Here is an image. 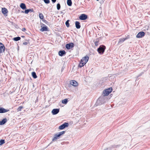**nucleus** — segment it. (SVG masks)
<instances>
[{"instance_id": "nucleus-1", "label": "nucleus", "mask_w": 150, "mask_h": 150, "mask_svg": "<svg viewBox=\"0 0 150 150\" xmlns=\"http://www.w3.org/2000/svg\"><path fill=\"white\" fill-rule=\"evenodd\" d=\"M107 100V98L104 96L100 97L97 100L96 105H100L103 104Z\"/></svg>"}, {"instance_id": "nucleus-2", "label": "nucleus", "mask_w": 150, "mask_h": 150, "mask_svg": "<svg viewBox=\"0 0 150 150\" xmlns=\"http://www.w3.org/2000/svg\"><path fill=\"white\" fill-rule=\"evenodd\" d=\"M106 48L103 45H100L97 49V51L98 53L100 54H103Z\"/></svg>"}, {"instance_id": "nucleus-3", "label": "nucleus", "mask_w": 150, "mask_h": 150, "mask_svg": "<svg viewBox=\"0 0 150 150\" xmlns=\"http://www.w3.org/2000/svg\"><path fill=\"white\" fill-rule=\"evenodd\" d=\"M112 91V88H110L108 89H107L104 90L103 91L104 95L103 96H108Z\"/></svg>"}, {"instance_id": "nucleus-4", "label": "nucleus", "mask_w": 150, "mask_h": 150, "mask_svg": "<svg viewBox=\"0 0 150 150\" xmlns=\"http://www.w3.org/2000/svg\"><path fill=\"white\" fill-rule=\"evenodd\" d=\"M69 125V123L68 122H65L62 125H60L59 127V129L60 130L63 129L66 127H67Z\"/></svg>"}, {"instance_id": "nucleus-5", "label": "nucleus", "mask_w": 150, "mask_h": 150, "mask_svg": "<svg viewBox=\"0 0 150 150\" xmlns=\"http://www.w3.org/2000/svg\"><path fill=\"white\" fill-rule=\"evenodd\" d=\"M74 44L72 42L69 43L67 44L66 45V48L68 49L69 50L74 47Z\"/></svg>"}, {"instance_id": "nucleus-6", "label": "nucleus", "mask_w": 150, "mask_h": 150, "mask_svg": "<svg viewBox=\"0 0 150 150\" xmlns=\"http://www.w3.org/2000/svg\"><path fill=\"white\" fill-rule=\"evenodd\" d=\"M145 33L143 31H141L139 32L136 35V37L138 38H143L145 35Z\"/></svg>"}, {"instance_id": "nucleus-7", "label": "nucleus", "mask_w": 150, "mask_h": 150, "mask_svg": "<svg viewBox=\"0 0 150 150\" xmlns=\"http://www.w3.org/2000/svg\"><path fill=\"white\" fill-rule=\"evenodd\" d=\"M89 57L88 56L86 55L84 57H83L82 59H81V62H83L84 64H86V63L87 62Z\"/></svg>"}, {"instance_id": "nucleus-8", "label": "nucleus", "mask_w": 150, "mask_h": 150, "mask_svg": "<svg viewBox=\"0 0 150 150\" xmlns=\"http://www.w3.org/2000/svg\"><path fill=\"white\" fill-rule=\"evenodd\" d=\"M87 16L85 14H82L79 17V18L81 20H86L87 18Z\"/></svg>"}, {"instance_id": "nucleus-9", "label": "nucleus", "mask_w": 150, "mask_h": 150, "mask_svg": "<svg viewBox=\"0 0 150 150\" xmlns=\"http://www.w3.org/2000/svg\"><path fill=\"white\" fill-rule=\"evenodd\" d=\"M41 28L40 29V30L41 32L48 31L49 29L47 26H41Z\"/></svg>"}, {"instance_id": "nucleus-10", "label": "nucleus", "mask_w": 150, "mask_h": 150, "mask_svg": "<svg viewBox=\"0 0 150 150\" xmlns=\"http://www.w3.org/2000/svg\"><path fill=\"white\" fill-rule=\"evenodd\" d=\"M0 54L4 52L5 50V47L4 45L2 43L0 42Z\"/></svg>"}, {"instance_id": "nucleus-11", "label": "nucleus", "mask_w": 150, "mask_h": 150, "mask_svg": "<svg viewBox=\"0 0 150 150\" xmlns=\"http://www.w3.org/2000/svg\"><path fill=\"white\" fill-rule=\"evenodd\" d=\"M59 111V108L54 109L52 111V113L53 115H55L58 113Z\"/></svg>"}, {"instance_id": "nucleus-12", "label": "nucleus", "mask_w": 150, "mask_h": 150, "mask_svg": "<svg viewBox=\"0 0 150 150\" xmlns=\"http://www.w3.org/2000/svg\"><path fill=\"white\" fill-rule=\"evenodd\" d=\"M70 84L73 86L76 87L78 86V83L75 80H71L70 81Z\"/></svg>"}, {"instance_id": "nucleus-13", "label": "nucleus", "mask_w": 150, "mask_h": 150, "mask_svg": "<svg viewBox=\"0 0 150 150\" xmlns=\"http://www.w3.org/2000/svg\"><path fill=\"white\" fill-rule=\"evenodd\" d=\"M129 38V37L128 36V37H126L125 38H120L119 39V41L118 42V44H120L122 43L125 41L127 39Z\"/></svg>"}, {"instance_id": "nucleus-14", "label": "nucleus", "mask_w": 150, "mask_h": 150, "mask_svg": "<svg viewBox=\"0 0 150 150\" xmlns=\"http://www.w3.org/2000/svg\"><path fill=\"white\" fill-rule=\"evenodd\" d=\"M61 136L60 134L59 133H57L56 134H55L54 135V137L52 139V141H54L56 140L57 139L59 138V137Z\"/></svg>"}, {"instance_id": "nucleus-15", "label": "nucleus", "mask_w": 150, "mask_h": 150, "mask_svg": "<svg viewBox=\"0 0 150 150\" xmlns=\"http://www.w3.org/2000/svg\"><path fill=\"white\" fill-rule=\"evenodd\" d=\"M9 111V110H7L2 108H0V113H3Z\"/></svg>"}, {"instance_id": "nucleus-16", "label": "nucleus", "mask_w": 150, "mask_h": 150, "mask_svg": "<svg viewBox=\"0 0 150 150\" xmlns=\"http://www.w3.org/2000/svg\"><path fill=\"white\" fill-rule=\"evenodd\" d=\"M66 54V52L64 50H60L59 52V54L60 56H63Z\"/></svg>"}, {"instance_id": "nucleus-17", "label": "nucleus", "mask_w": 150, "mask_h": 150, "mask_svg": "<svg viewBox=\"0 0 150 150\" xmlns=\"http://www.w3.org/2000/svg\"><path fill=\"white\" fill-rule=\"evenodd\" d=\"M7 121L6 118H5L3 119L1 121H0V125H4Z\"/></svg>"}, {"instance_id": "nucleus-18", "label": "nucleus", "mask_w": 150, "mask_h": 150, "mask_svg": "<svg viewBox=\"0 0 150 150\" xmlns=\"http://www.w3.org/2000/svg\"><path fill=\"white\" fill-rule=\"evenodd\" d=\"M1 11L3 14L4 15L7 13L8 12L7 9L5 8H2Z\"/></svg>"}, {"instance_id": "nucleus-19", "label": "nucleus", "mask_w": 150, "mask_h": 150, "mask_svg": "<svg viewBox=\"0 0 150 150\" xmlns=\"http://www.w3.org/2000/svg\"><path fill=\"white\" fill-rule=\"evenodd\" d=\"M76 27L77 29H79L81 28L80 23L79 22L76 21L75 22Z\"/></svg>"}, {"instance_id": "nucleus-20", "label": "nucleus", "mask_w": 150, "mask_h": 150, "mask_svg": "<svg viewBox=\"0 0 150 150\" xmlns=\"http://www.w3.org/2000/svg\"><path fill=\"white\" fill-rule=\"evenodd\" d=\"M20 7L23 9L24 10L26 8V6L24 3H21L20 6Z\"/></svg>"}, {"instance_id": "nucleus-21", "label": "nucleus", "mask_w": 150, "mask_h": 150, "mask_svg": "<svg viewBox=\"0 0 150 150\" xmlns=\"http://www.w3.org/2000/svg\"><path fill=\"white\" fill-rule=\"evenodd\" d=\"M33 9H29L25 10L24 12L25 14H28L30 11L33 12Z\"/></svg>"}, {"instance_id": "nucleus-22", "label": "nucleus", "mask_w": 150, "mask_h": 150, "mask_svg": "<svg viewBox=\"0 0 150 150\" xmlns=\"http://www.w3.org/2000/svg\"><path fill=\"white\" fill-rule=\"evenodd\" d=\"M32 77L34 79H36L37 78V76L35 72L34 71L32 73Z\"/></svg>"}, {"instance_id": "nucleus-23", "label": "nucleus", "mask_w": 150, "mask_h": 150, "mask_svg": "<svg viewBox=\"0 0 150 150\" xmlns=\"http://www.w3.org/2000/svg\"><path fill=\"white\" fill-rule=\"evenodd\" d=\"M68 102V100L67 98H65L63 100L62 102L63 104H67Z\"/></svg>"}, {"instance_id": "nucleus-24", "label": "nucleus", "mask_w": 150, "mask_h": 150, "mask_svg": "<svg viewBox=\"0 0 150 150\" xmlns=\"http://www.w3.org/2000/svg\"><path fill=\"white\" fill-rule=\"evenodd\" d=\"M67 4L68 6H71L72 5V2L71 0H67Z\"/></svg>"}, {"instance_id": "nucleus-25", "label": "nucleus", "mask_w": 150, "mask_h": 150, "mask_svg": "<svg viewBox=\"0 0 150 150\" xmlns=\"http://www.w3.org/2000/svg\"><path fill=\"white\" fill-rule=\"evenodd\" d=\"M85 64H84V63H83V62H81V61L79 64V67L81 68Z\"/></svg>"}, {"instance_id": "nucleus-26", "label": "nucleus", "mask_w": 150, "mask_h": 150, "mask_svg": "<svg viewBox=\"0 0 150 150\" xmlns=\"http://www.w3.org/2000/svg\"><path fill=\"white\" fill-rule=\"evenodd\" d=\"M21 38L20 37H17L13 38V40L15 41H18L21 39Z\"/></svg>"}, {"instance_id": "nucleus-27", "label": "nucleus", "mask_w": 150, "mask_h": 150, "mask_svg": "<svg viewBox=\"0 0 150 150\" xmlns=\"http://www.w3.org/2000/svg\"><path fill=\"white\" fill-rule=\"evenodd\" d=\"M5 140L4 139H1L0 140V145H1L4 143H5Z\"/></svg>"}, {"instance_id": "nucleus-28", "label": "nucleus", "mask_w": 150, "mask_h": 150, "mask_svg": "<svg viewBox=\"0 0 150 150\" xmlns=\"http://www.w3.org/2000/svg\"><path fill=\"white\" fill-rule=\"evenodd\" d=\"M70 21L69 20H67L65 22V25L67 27H68L69 26V22Z\"/></svg>"}, {"instance_id": "nucleus-29", "label": "nucleus", "mask_w": 150, "mask_h": 150, "mask_svg": "<svg viewBox=\"0 0 150 150\" xmlns=\"http://www.w3.org/2000/svg\"><path fill=\"white\" fill-rule=\"evenodd\" d=\"M57 9L58 10H59L61 8V6L60 4L58 3L57 4Z\"/></svg>"}, {"instance_id": "nucleus-30", "label": "nucleus", "mask_w": 150, "mask_h": 150, "mask_svg": "<svg viewBox=\"0 0 150 150\" xmlns=\"http://www.w3.org/2000/svg\"><path fill=\"white\" fill-rule=\"evenodd\" d=\"M39 17L41 19H43L44 16L42 13H40L39 14Z\"/></svg>"}, {"instance_id": "nucleus-31", "label": "nucleus", "mask_w": 150, "mask_h": 150, "mask_svg": "<svg viewBox=\"0 0 150 150\" xmlns=\"http://www.w3.org/2000/svg\"><path fill=\"white\" fill-rule=\"evenodd\" d=\"M23 108V107L21 106L19 107L17 109V110L18 111H21L22 109Z\"/></svg>"}, {"instance_id": "nucleus-32", "label": "nucleus", "mask_w": 150, "mask_h": 150, "mask_svg": "<svg viewBox=\"0 0 150 150\" xmlns=\"http://www.w3.org/2000/svg\"><path fill=\"white\" fill-rule=\"evenodd\" d=\"M43 1L46 4H49L50 2V0H43Z\"/></svg>"}, {"instance_id": "nucleus-33", "label": "nucleus", "mask_w": 150, "mask_h": 150, "mask_svg": "<svg viewBox=\"0 0 150 150\" xmlns=\"http://www.w3.org/2000/svg\"><path fill=\"white\" fill-rule=\"evenodd\" d=\"M42 21L44 23H45V24H47L48 23V22L46 21V20H45V19H43L42 20Z\"/></svg>"}, {"instance_id": "nucleus-34", "label": "nucleus", "mask_w": 150, "mask_h": 150, "mask_svg": "<svg viewBox=\"0 0 150 150\" xmlns=\"http://www.w3.org/2000/svg\"><path fill=\"white\" fill-rule=\"evenodd\" d=\"M65 132V131H63L59 132V133L60 134V135L61 136L62 135L64 134Z\"/></svg>"}, {"instance_id": "nucleus-35", "label": "nucleus", "mask_w": 150, "mask_h": 150, "mask_svg": "<svg viewBox=\"0 0 150 150\" xmlns=\"http://www.w3.org/2000/svg\"><path fill=\"white\" fill-rule=\"evenodd\" d=\"M98 41H96L95 42V44L96 46H97L98 45Z\"/></svg>"}, {"instance_id": "nucleus-36", "label": "nucleus", "mask_w": 150, "mask_h": 150, "mask_svg": "<svg viewBox=\"0 0 150 150\" xmlns=\"http://www.w3.org/2000/svg\"><path fill=\"white\" fill-rule=\"evenodd\" d=\"M28 42L27 41L26 42H24L23 44V45H27L28 43Z\"/></svg>"}, {"instance_id": "nucleus-37", "label": "nucleus", "mask_w": 150, "mask_h": 150, "mask_svg": "<svg viewBox=\"0 0 150 150\" xmlns=\"http://www.w3.org/2000/svg\"><path fill=\"white\" fill-rule=\"evenodd\" d=\"M40 24L41 25V26H46L45 24H44L42 23H40Z\"/></svg>"}, {"instance_id": "nucleus-38", "label": "nucleus", "mask_w": 150, "mask_h": 150, "mask_svg": "<svg viewBox=\"0 0 150 150\" xmlns=\"http://www.w3.org/2000/svg\"><path fill=\"white\" fill-rule=\"evenodd\" d=\"M53 3H55L56 1V0H51Z\"/></svg>"}, {"instance_id": "nucleus-39", "label": "nucleus", "mask_w": 150, "mask_h": 150, "mask_svg": "<svg viewBox=\"0 0 150 150\" xmlns=\"http://www.w3.org/2000/svg\"><path fill=\"white\" fill-rule=\"evenodd\" d=\"M22 31L24 32L26 30V29L25 28H23L22 29Z\"/></svg>"}, {"instance_id": "nucleus-40", "label": "nucleus", "mask_w": 150, "mask_h": 150, "mask_svg": "<svg viewBox=\"0 0 150 150\" xmlns=\"http://www.w3.org/2000/svg\"><path fill=\"white\" fill-rule=\"evenodd\" d=\"M143 73H141L138 76H137V77L138 78L141 76L142 75V74Z\"/></svg>"}, {"instance_id": "nucleus-41", "label": "nucleus", "mask_w": 150, "mask_h": 150, "mask_svg": "<svg viewBox=\"0 0 150 150\" xmlns=\"http://www.w3.org/2000/svg\"><path fill=\"white\" fill-rule=\"evenodd\" d=\"M61 13H63L64 14V13H63V11H61Z\"/></svg>"}, {"instance_id": "nucleus-42", "label": "nucleus", "mask_w": 150, "mask_h": 150, "mask_svg": "<svg viewBox=\"0 0 150 150\" xmlns=\"http://www.w3.org/2000/svg\"><path fill=\"white\" fill-rule=\"evenodd\" d=\"M110 149V148H107L106 149H105V150H107V149Z\"/></svg>"}, {"instance_id": "nucleus-43", "label": "nucleus", "mask_w": 150, "mask_h": 150, "mask_svg": "<svg viewBox=\"0 0 150 150\" xmlns=\"http://www.w3.org/2000/svg\"><path fill=\"white\" fill-rule=\"evenodd\" d=\"M22 37H24V36H22Z\"/></svg>"}, {"instance_id": "nucleus-44", "label": "nucleus", "mask_w": 150, "mask_h": 150, "mask_svg": "<svg viewBox=\"0 0 150 150\" xmlns=\"http://www.w3.org/2000/svg\"><path fill=\"white\" fill-rule=\"evenodd\" d=\"M0 45H1L0 44Z\"/></svg>"}]
</instances>
